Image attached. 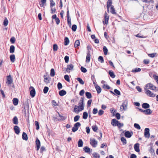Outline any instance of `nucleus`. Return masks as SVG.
Wrapping results in <instances>:
<instances>
[{"label": "nucleus", "instance_id": "nucleus-1", "mask_svg": "<svg viewBox=\"0 0 158 158\" xmlns=\"http://www.w3.org/2000/svg\"><path fill=\"white\" fill-rule=\"evenodd\" d=\"M78 104L79 106H78L79 107V108L82 110H83L84 109L85 105L83 98H81Z\"/></svg>", "mask_w": 158, "mask_h": 158}, {"label": "nucleus", "instance_id": "nucleus-2", "mask_svg": "<svg viewBox=\"0 0 158 158\" xmlns=\"http://www.w3.org/2000/svg\"><path fill=\"white\" fill-rule=\"evenodd\" d=\"M145 94L148 96L151 97H154L155 96L156 94L152 93L148 89L144 88Z\"/></svg>", "mask_w": 158, "mask_h": 158}, {"label": "nucleus", "instance_id": "nucleus-3", "mask_svg": "<svg viewBox=\"0 0 158 158\" xmlns=\"http://www.w3.org/2000/svg\"><path fill=\"white\" fill-rule=\"evenodd\" d=\"M148 89H150L152 90H155L156 89V87L154 86L151 83H148L145 85V87Z\"/></svg>", "mask_w": 158, "mask_h": 158}, {"label": "nucleus", "instance_id": "nucleus-4", "mask_svg": "<svg viewBox=\"0 0 158 158\" xmlns=\"http://www.w3.org/2000/svg\"><path fill=\"white\" fill-rule=\"evenodd\" d=\"M81 125V124L79 122H77L75 123L72 129V131L73 132L76 131L78 130V127H80Z\"/></svg>", "mask_w": 158, "mask_h": 158}, {"label": "nucleus", "instance_id": "nucleus-5", "mask_svg": "<svg viewBox=\"0 0 158 158\" xmlns=\"http://www.w3.org/2000/svg\"><path fill=\"white\" fill-rule=\"evenodd\" d=\"M30 90V94L32 97H34L35 94V89L32 86H31L29 88Z\"/></svg>", "mask_w": 158, "mask_h": 158}, {"label": "nucleus", "instance_id": "nucleus-6", "mask_svg": "<svg viewBox=\"0 0 158 158\" xmlns=\"http://www.w3.org/2000/svg\"><path fill=\"white\" fill-rule=\"evenodd\" d=\"M97 141L94 139H90V143L93 147H96L97 145Z\"/></svg>", "mask_w": 158, "mask_h": 158}, {"label": "nucleus", "instance_id": "nucleus-7", "mask_svg": "<svg viewBox=\"0 0 158 158\" xmlns=\"http://www.w3.org/2000/svg\"><path fill=\"white\" fill-rule=\"evenodd\" d=\"M127 100L124 101L120 106V109H122L123 110H126L127 109Z\"/></svg>", "mask_w": 158, "mask_h": 158}, {"label": "nucleus", "instance_id": "nucleus-8", "mask_svg": "<svg viewBox=\"0 0 158 158\" xmlns=\"http://www.w3.org/2000/svg\"><path fill=\"white\" fill-rule=\"evenodd\" d=\"M149 129L148 128H146L144 129V136L146 138H148L150 137Z\"/></svg>", "mask_w": 158, "mask_h": 158}, {"label": "nucleus", "instance_id": "nucleus-9", "mask_svg": "<svg viewBox=\"0 0 158 158\" xmlns=\"http://www.w3.org/2000/svg\"><path fill=\"white\" fill-rule=\"evenodd\" d=\"M109 16L107 14L106 12H105L104 14V19L105 21H103V23H105L106 24H108V21L109 20Z\"/></svg>", "mask_w": 158, "mask_h": 158}, {"label": "nucleus", "instance_id": "nucleus-10", "mask_svg": "<svg viewBox=\"0 0 158 158\" xmlns=\"http://www.w3.org/2000/svg\"><path fill=\"white\" fill-rule=\"evenodd\" d=\"M36 148H37V150L38 151L40 147V140L38 138H37L35 141Z\"/></svg>", "mask_w": 158, "mask_h": 158}, {"label": "nucleus", "instance_id": "nucleus-11", "mask_svg": "<svg viewBox=\"0 0 158 158\" xmlns=\"http://www.w3.org/2000/svg\"><path fill=\"white\" fill-rule=\"evenodd\" d=\"M90 52L89 50L87 51V55L86 57V63H89V62L90 59Z\"/></svg>", "mask_w": 158, "mask_h": 158}, {"label": "nucleus", "instance_id": "nucleus-12", "mask_svg": "<svg viewBox=\"0 0 158 158\" xmlns=\"http://www.w3.org/2000/svg\"><path fill=\"white\" fill-rule=\"evenodd\" d=\"M74 66L72 64L68 65L67 66V68L66 70L67 72L70 73V70H72Z\"/></svg>", "mask_w": 158, "mask_h": 158}, {"label": "nucleus", "instance_id": "nucleus-13", "mask_svg": "<svg viewBox=\"0 0 158 158\" xmlns=\"http://www.w3.org/2000/svg\"><path fill=\"white\" fill-rule=\"evenodd\" d=\"M139 144L138 143H137L134 145V148L135 151L137 152H139L140 151L139 150Z\"/></svg>", "mask_w": 158, "mask_h": 158}, {"label": "nucleus", "instance_id": "nucleus-14", "mask_svg": "<svg viewBox=\"0 0 158 158\" xmlns=\"http://www.w3.org/2000/svg\"><path fill=\"white\" fill-rule=\"evenodd\" d=\"M112 0H108L107 3V11L108 12H109V8L110 6H111V4H112Z\"/></svg>", "mask_w": 158, "mask_h": 158}, {"label": "nucleus", "instance_id": "nucleus-15", "mask_svg": "<svg viewBox=\"0 0 158 158\" xmlns=\"http://www.w3.org/2000/svg\"><path fill=\"white\" fill-rule=\"evenodd\" d=\"M14 130L16 134L18 135L19 133L20 130L18 126H15L14 127Z\"/></svg>", "mask_w": 158, "mask_h": 158}, {"label": "nucleus", "instance_id": "nucleus-16", "mask_svg": "<svg viewBox=\"0 0 158 158\" xmlns=\"http://www.w3.org/2000/svg\"><path fill=\"white\" fill-rule=\"evenodd\" d=\"M118 122L119 121H118L114 118L112 120L111 124L113 126H117V124H118Z\"/></svg>", "mask_w": 158, "mask_h": 158}, {"label": "nucleus", "instance_id": "nucleus-17", "mask_svg": "<svg viewBox=\"0 0 158 158\" xmlns=\"http://www.w3.org/2000/svg\"><path fill=\"white\" fill-rule=\"evenodd\" d=\"M74 112L77 114L79 112L82 110L77 105L75 106V107L74 108Z\"/></svg>", "mask_w": 158, "mask_h": 158}, {"label": "nucleus", "instance_id": "nucleus-18", "mask_svg": "<svg viewBox=\"0 0 158 158\" xmlns=\"http://www.w3.org/2000/svg\"><path fill=\"white\" fill-rule=\"evenodd\" d=\"M152 111L150 109H148L144 110L143 113L146 115H149L152 114Z\"/></svg>", "mask_w": 158, "mask_h": 158}, {"label": "nucleus", "instance_id": "nucleus-19", "mask_svg": "<svg viewBox=\"0 0 158 158\" xmlns=\"http://www.w3.org/2000/svg\"><path fill=\"white\" fill-rule=\"evenodd\" d=\"M132 135L129 131H126L124 133V135L127 138H129L131 137Z\"/></svg>", "mask_w": 158, "mask_h": 158}, {"label": "nucleus", "instance_id": "nucleus-20", "mask_svg": "<svg viewBox=\"0 0 158 158\" xmlns=\"http://www.w3.org/2000/svg\"><path fill=\"white\" fill-rule=\"evenodd\" d=\"M12 121L13 123L17 125L18 124V118L16 116H15L14 117V118L12 119Z\"/></svg>", "mask_w": 158, "mask_h": 158}, {"label": "nucleus", "instance_id": "nucleus-21", "mask_svg": "<svg viewBox=\"0 0 158 158\" xmlns=\"http://www.w3.org/2000/svg\"><path fill=\"white\" fill-rule=\"evenodd\" d=\"M66 94V92L64 90H60L59 92V95L61 96H63L65 95Z\"/></svg>", "mask_w": 158, "mask_h": 158}, {"label": "nucleus", "instance_id": "nucleus-22", "mask_svg": "<svg viewBox=\"0 0 158 158\" xmlns=\"http://www.w3.org/2000/svg\"><path fill=\"white\" fill-rule=\"evenodd\" d=\"M12 101L13 104L15 106H17L18 104L19 100L17 98H14Z\"/></svg>", "mask_w": 158, "mask_h": 158}, {"label": "nucleus", "instance_id": "nucleus-23", "mask_svg": "<svg viewBox=\"0 0 158 158\" xmlns=\"http://www.w3.org/2000/svg\"><path fill=\"white\" fill-rule=\"evenodd\" d=\"M142 107L144 109H148L150 107V105L148 103H144L142 104Z\"/></svg>", "mask_w": 158, "mask_h": 158}, {"label": "nucleus", "instance_id": "nucleus-24", "mask_svg": "<svg viewBox=\"0 0 158 158\" xmlns=\"http://www.w3.org/2000/svg\"><path fill=\"white\" fill-rule=\"evenodd\" d=\"M22 139L25 140H27L28 139L26 133L25 132H23L22 134Z\"/></svg>", "mask_w": 158, "mask_h": 158}, {"label": "nucleus", "instance_id": "nucleus-25", "mask_svg": "<svg viewBox=\"0 0 158 158\" xmlns=\"http://www.w3.org/2000/svg\"><path fill=\"white\" fill-rule=\"evenodd\" d=\"M69 41L67 37H65L64 39V44L65 45H67L69 43Z\"/></svg>", "mask_w": 158, "mask_h": 158}, {"label": "nucleus", "instance_id": "nucleus-26", "mask_svg": "<svg viewBox=\"0 0 158 158\" xmlns=\"http://www.w3.org/2000/svg\"><path fill=\"white\" fill-rule=\"evenodd\" d=\"M95 88L98 94H100L101 93L102 90L101 88L99 86L97 85V86H96Z\"/></svg>", "mask_w": 158, "mask_h": 158}, {"label": "nucleus", "instance_id": "nucleus-27", "mask_svg": "<svg viewBox=\"0 0 158 158\" xmlns=\"http://www.w3.org/2000/svg\"><path fill=\"white\" fill-rule=\"evenodd\" d=\"M85 96L87 98L90 99L92 98V95L90 93L86 92L85 93Z\"/></svg>", "mask_w": 158, "mask_h": 158}, {"label": "nucleus", "instance_id": "nucleus-28", "mask_svg": "<svg viewBox=\"0 0 158 158\" xmlns=\"http://www.w3.org/2000/svg\"><path fill=\"white\" fill-rule=\"evenodd\" d=\"M15 56L14 54L10 55V61L14 63L15 61Z\"/></svg>", "mask_w": 158, "mask_h": 158}, {"label": "nucleus", "instance_id": "nucleus-29", "mask_svg": "<svg viewBox=\"0 0 158 158\" xmlns=\"http://www.w3.org/2000/svg\"><path fill=\"white\" fill-rule=\"evenodd\" d=\"M109 74L110 76L112 78H114L115 77L114 73L111 70H110L109 71Z\"/></svg>", "mask_w": 158, "mask_h": 158}, {"label": "nucleus", "instance_id": "nucleus-30", "mask_svg": "<svg viewBox=\"0 0 158 158\" xmlns=\"http://www.w3.org/2000/svg\"><path fill=\"white\" fill-rule=\"evenodd\" d=\"M83 142L82 139H79L78 142V147H81L83 146Z\"/></svg>", "mask_w": 158, "mask_h": 158}, {"label": "nucleus", "instance_id": "nucleus-31", "mask_svg": "<svg viewBox=\"0 0 158 158\" xmlns=\"http://www.w3.org/2000/svg\"><path fill=\"white\" fill-rule=\"evenodd\" d=\"M110 12L113 14H116L115 9L114 8V6H111L110 7Z\"/></svg>", "mask_w": 158, "mask_h": 158}, {"label": "nucleus", "instance_id": "nucleus-32", "mask_svg": "<svg viewBox=\"0 0 158 158\" xmlns=\"http://www.w3.org/2000/svg\"><path fill=\"white\" fill-rule=\"evenodd\" d=\"M98 61L100 63H102L104 62V60L103 57L102 56H100L98 58Z\"/></svg>", "mask_w": 158, "mask_h": 158}, {"label": "nucleus", "instance_id": "nucleus-33", "mask_svg": "<svg viewBox=\"0 0 158 158\" xmlns=\"http://www.w3.org/2000/svg\"><path fill=\"white\" fill-rule=\"evenodd\" d=\"M121 140L123 143V145H125L127 143L126 139L124 137H122L121 138Z\"/></svg>", "mask_w": 158, "mask_h": 158}, {"label": "nucleus", "instance_id": "nucleus-34", "mask_svg": "<svg viewBox=\"0 0 158 158\" xmlns=\"http://www.w3.org/2000/svg\"><path fill=\"white\" fill-rule=\"evenodd\" d=\"M67 22L70 21H71V19L70 18L69 15V10H68V8H67Z\"/></svg>", "mask_w": 158, "mask_h": 158}, {"label": "nucleus", "instance_id": "nucleus-35", "mask_svg": "<svg viewBox=\"0 0 158 158\" xmlns=\"http://www.w3.org/2000/svg\"><path fill=\"white\" fill-rule=\"evenodd\" d=\"M55 75V72L54 69H52L50 71V75L51 77H53Z\"/></svg>", "mask_w": 158, "mask_h": 158}, {"label": "nucleus", "instance_id": "nucleus-36", "mask_svg": "<svg viewBox=\"0 0 158 158\" xmlns=\"http://www.w3.org/2000/svg\"><path fill=\"white\" fill-rule=\"evenodd\" d=\"M88 116V113L86 112H84L83 113L82 118L83 119H86L87 118Z\"/></svg>", "mask_w": 158, "mask_h": 158}, {"label": "nucleus", "instance_id": "nucleus-37", "mask_svg": "<svg viewBox=\"0 0 158 158\" xmlns=\"http://www.w3.org/2000/svg\"><path fill=\"white\" fill-rule=\"evenodd\" d=\"M80 41L79 40H76L74 43V47L75 48H77L80 45Z\"/></svg>", "mask_w": 158, "mask_h": 158}, {"label": "nucleus", "instance_id": "nucleus-38", "mask_svg": "<svg viewBox=\"0 0 158 158\" xmlns=\"http://www.w3.org/2000/svg\"><path fill=\"white\" fill-rule=\"evenodd\" d=\"M80 83L81 85H84V81L82 80V79L80 77H78L76 79Z\"/></svg>", "mask_w": 158, "mask_h": 158}, {"label": "nucleus", "instance_id": "nucleus-39", "mask_svg": "<svg viewBox=\"0 0 158 158\" xmlns=\"http://www.w3.org/2000/svg\"><path fill=\"white\" fill-rule=\"evenodd\" d=\"M103 50L104 52V55H106L107 54L108 51L107 48L105 46H104L103 48Z\"/></svg>", "mask_w": 158, "mask_h": 158}, {"label": "nucleus", "instance_id": "nucleus-40", "mask_svg": "<svg viewBox=\"0 0 158 158\" xmlns=\"http://www.w3.org/2000/svg\"><path fill=\"white\" fill-rule=\"evenodd\" d=\"M58 47L56 44H54L53 46V49L54 51H56L57 50Z\"/></svg>", "mask_w": 158, "mask_h": 158}, {"label": "nucleus", "instance_id": "nucleus-41", "mask_svg": "<svg viewBox=\"0 0 158 158\" xmlns=\"http://www.w3.org/2000/svg\"><path fill=\"white\" fill-rule=\"evenodd\" d=\"M83 150L85 152H89L90 151V149L87 146L83 148Z\"/></svg>", "mask_w": 158, "mask_h": 158}, {"label": "nucleus", "instance_id": "nucleus-42", "mask_svg": "<svg viewBox=\"0 0 158 158\" xmlns=\"http://www.w3.org/2000/svg\"><path fill=\"white\" fill-rule=\"evenodd\" d=\"M44 82L46 83H49V80L48 79V77H47L45 75L44 76Z\"/></svg>", "mask_w": 158, "mask_h": 158}, {"label": "nucleus", "instance_id": "nucleus-43", "mask_svg": "<svg viewBox=\"0 0 158 158\" xmlns=\"http://www.w3.org/2000/svg\"><path fill=\"white\" fill-rule=\"evenodd\" d=\"M93 155L94 157L95 158H100L99 154L96 152H94L93 154Z\"/></svg>", "mask_w": 158, "mask_h": 158}, {"label": "nucleus", "instance_id": "nucleus-44", "mask_svg": "<svg viewBox=\"0 0 158 158\" xmlns=\"http://www.w3.org/2000/svg\"><path fill=\"white\" fill-rule=\"evenodd\" d=\"M50 6L51 8L52 7L54 6H55V3L53 0H50Z\"/></svg>", "mask_w": 158, "mask_h": 158}, {"label": "nucleus", "instance_id": "nucleus-45", "mask_svg": "<svg viewBox=\"0 0 158 158\" xmlns=\"http://www.w3.org/2000/svg\"><path fill=\"white\" fill-rule=\"evenodd\" d=\"M15 50V47L14 45L10 46V53H12L14 52Z\"/></svg>", "mask_w": 158, "mask_h": 158}, {"label": "nucleus", "instance_id": "nucleus-46", "mask_svg": "<svg viewBox=\"0 0 158 158\" xmlns=\"http://www.w3.org/2000/svg\"><path fill=\"white\" fill-rule=\"evenodd\" d=\"M114 93H115V95H119L121 94L120 92L116 89H115L114 90Z\"/></svg>", "mask_w": 158, "mask_h": 158}, {"label": "nucleus", "instance_id": "nucleus-47", "mask_svg": "<svg viewBox=\"0 0 158 158\" xmlns=\"http://www.w3.org/2000/svg\"><path fill=\"white\" fill-rule=\"evenodd\" d=\"M6 84H10V74L7 76L6 81Z\"/></svg>", "mask_w": 158, "mask_h": 158}, {"label": "nucleus", "instance_id": "nucleus-48", "mask_svg": "<svg viewBox=\"0 0 158 158\" xmlns=\"http://www.w3.org/2000/svg\"><path fill=\"white\" fill-rule=\"evenodd\" d=\"M58 113L59 115V116L61 118V119H58V120H64L66 119V117H64V116L61 115H60L59 112H58Z\"/></svg>", "mask_w": 158, "mask_h": 158}, {"label": "nucleus", "instance_id": "nucleus-49", "mask_svg": "<svg viewBox=\"0 0 158 158\" xmlns=\"http://www.w3.org/2000/svg\"><path fill=\"white\" fill-rule=\"evenodd\" d=\"M35 123L36 126V129L37 130H39V129L40 127L38 122L37 121H35Z\"/></svg>", "mask_w": 158, "mask_h": 158}, {"label": "nucleus", "instance_id": "nucleus-50", "mask_svg": "<svg viewBox=\"0 0 158 158\" xmlns=\"http://www.w3.org/2000/svg\"><path fill=\"white\" fill-rule=\"evenodd\" d=\"M8 23V20L6 18H5L3 24L4 26H6L7 25Z\"/></svg>", "mask_w": 158, "mask_h": 158}, {"label": "nucleus", "instance_id": "nucleus-51", "mask_svg": "<svg viewBox=\"0 0 158 158\" xmlns=\"http://www.w3.org/2000/svg\"><path fill=\"white\" fill-rule=\"evenodd\" d=\"M149 152L151 153L152 155H155L154 150L153 149L152 147H151Z\"/></svg>", "mask_w": 158, "mask_h": 158}, {"label": "nucleus", "instance_id": "nucleus-52", "mask_svg": "<svg viewBox=\"0 0 158 158\" xmlns=\"http://www.w3.org/2000/svg\"><path fill=\"white\" fill-rule=\"evenodd\" d=\"M77 28V26L75 24L73 25L72 27V29L73 31H76Z\"/></svg>", "mask_w": 158, "mask_h": 158}, {"label": "nucleus", "instance_id": "nucleus-53", "mask_svg": "<svg viewBox=\"0 0 158 158\" xmlns=\"http://www.w3.org/2000/svg\"><path fill=\"white\" fill-rule=\"evenodd\" d=\"M64 78L65 80L68 82L70 81L69 77L68 75H65L64 76Z\"/></svg>", "mask_w": 158, "mask_h": 158}, {"label": "nucleus", "instance_id": "nucleus-54", "mask_svg": "<svg viewBox=\"0 0 158 158\" xmlns=\"http://www.w3.org/2000/svg\"><path fill=\"white\" fill-rule=\"evenodd\" d=\"M48 89H49V88H48V87L47 86H45L44 87V88L43 89L44 93V94L47 93L48 92Z\"/></svg>", "mask_w": 158, "mask_h": 158}, {"label": "nucleus", "instance_id": "nucleus-55", "mask_svg": "<svg viewBox=\"0 0 158 158\" xmlns=\"http://www.w3.org/2000/svg\"><path fill=\"white\" fill-rule=\"evenodd\" d=\"M92 129L94 132H96L98 129V127L96 125L93 126L92 127Z\"/></svg>", "mask_w": 158, "mask_h": 158}, {"label": "nucleus", "instance_id": "nucleus-56", "mask_svg": "<svg viewBox=\"0 0 158 158\" xmlns=\"http://www.w3.org/2000/svg\"><path fill=\"white\" fill-rule=\"evenodd\" d=\"M134 127L138 130L140 129L141 127L137 123H135L134 124Z\"/></svg>", "mask_w": 158, "mask_h": 158}, {"label": "nucleus", "instance_id": "nucleus-57", "mask_svg": "<svg viewBox=\"0 0 158 158\" xmlns=\"http://www.w3.org/2000/svg\"><path fill=\"white\" fill-rule=\"evenodd\" d=\"M102 87L104 89H109L110 88L109 86L105 84H104L103 85Z\"/></svg>", "mask_w": 158, "mask_h": 158}, {"label": "nucleus", "instance_id": "nucleus-58", "mask_svg": "<svg viewBox=\"0 0 158 158\" xmlns=\"http://www.w3.org/2000/svg\"><path fill=\"white\" fill-rule=\"evenodd\" d=\"M81 72L84 73H85L87 71V70L86 69L82 66H81Z\"/></svg>", "mask_w": 158, "mask_h": 158}, {"label": "nucleus", "instance_id": "nucleus-59", "mask_svg": "<svg viewBox=\"0 0 158 158\" xmlns=\"http://www.w3.org/2000/svg\"><path fill=\"white\" fill-rule=\"evenodd\" d=\"M80 118V116L79 115H76L74 118V122H77L78 121L79 118Z\"/></svg>", "mask_w": 158, "mask_h": 158}, {"label": "nucleus", "instance_id": "nucleus-60", "mask_svg": "<svg viewBox=\"0 0 158 158\" xmlns=\"http://www.w3.org/2000/svg\"><path fill=\"white\" fill-rule=\"evenodd\" d=\"M62 87V85L60 82L58 83L57 84V88L59 90Z\"/></svg>", "mask_w": 158, "mask_h": 158}, {"label": "nucleus", "instance_id": "nucleus-61", "mask_svg": "<svg viewBox=\"0 0 158 158\" xmlns=\"http://www.w3.org/2000/svg\"><path fill=\"white\" fill-rule=\"evenodd\" d=\"M15 37H12L10 38V43L12 44H14L15 42Z\"/></svg>", "mask_w": 158, "mask_h": 158}, {"label": "nucleus", "instance_id": "nucleus-62", "mask_svg": "<svg viewBox=\"0 0 158 158\" xmlns=\"http://www.w3.org/2000/svg\"><path fill=\"white\" fill-rule=\"evenodd\" d=\"M69 57L67 56H65L64 57V60H65V62L66 63H68L69 61Z\"/></svg>", "mask_w": 158, "mask_h": 158}, {"label": "nucleus", "instance_id": "nucleus-63", "mask_svg": "<svg viewBox=\"0 0 158 158\" xmlns=\"http://www.w3.org/2000/svg\"><path fill=\"white\" fill-rule=\"evenodd\" d=\"M141 71V69L139 68H136L135 69L132 71V72H139Z\"/></svg>", "mask_w": 158, "mask_h": 158}, {"label": "nucleus", "instance_id": "nucleus-64", "mask_svg": "<svg viewBox=\"0 0 158 158\" xmlns=\"http://www.w3.org/2000/svg\"><path fill=\"white\" fill-rule=\"evenodd\" d=\"M85 93V91L84 89H82L79 92V95L81 96L83 95Z\"/></svg>", "mask_w": 158, "mask_h": 158}]
</instances>
